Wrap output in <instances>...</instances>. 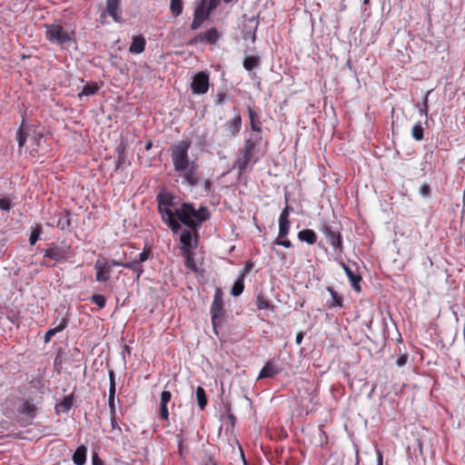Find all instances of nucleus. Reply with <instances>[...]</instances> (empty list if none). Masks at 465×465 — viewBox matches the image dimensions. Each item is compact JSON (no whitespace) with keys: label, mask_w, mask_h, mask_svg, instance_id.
Listing matches in <instances>:
<instances>
[{"label":"nucleus","mask_w":465,"mask_h":465,"mask_svg":"<svg viewBox=\"0 0 465 465\" xmlns=\"http://www.w3.org/2000/svg\"><path fill=\"white\" fill-rule=\"evenodd\" d=\"M158 211L162 215V220L166 223L173 232H178L181 225L178 221L192 229H196L203 222L210 218V213L207 207L201 206L198 210L194 209L192 203H183L180 208L174 212L171 207L173 205V196L165 192H161L156 196Z\"/></svg>","instance_id":"1"},{"label":"nucleus","mask_w":465,"mask_h":465,"mask_svg":"<svg viewBox=\"0 0 465 465\" xmlns=\"http://www.w3.org/2000/svg\"><path fill=\"white\" fill-rule=\"evenodd\" d=\"M191 147V141L182 140L170 147L171 158L173 170L178 173L190 185L195 186L199 183V165L190 161L188 151Z\"/></svg>","instance_id":"2"},{"label":"nucleus","mask_w":465,"mask_h":465,"mask_svg":"<svg viewBox=\"0 0 465 465\" xmlns=\"http://www.w3.org/2000/svg\"><path fill=\"white\" fill-rule=\"evenodd\" d=\"M152 256V251L148 247H144L143 252L138 254V257L132 262H120L114 259L106 260L99 258L94 263L95 280L99 282H106L110 280L111 273L114 266H121L131 270L136 274L139 279L143 273V262H146Z\"/></svg>","instance_id":"3"},{"label":"nucleus","mask_w":465,"mask_h":465,"mask_svg":"<svg viewBox=\"0 0 465 465\" xmlns=\"http://www.w3.org/2000/svg\"><path fill=\"white\" fill-rule=\"evenodd\" d=\"M223 292L220 288H217L214 292L213 301L210 308L212 325L213 331L218 334L217 329L225 320V310L223 307Z\"/></svg>","instance_id":"4"},{"label":"nucleus","mask_w":465,"mask_h":465,"mask_svg":"<svg viewBox=\"0 0 465 465\" xmlns=\"http://www.w3.org/2000/svg\"><path fill=\"white\" fill-rule=\"evenodd\" d=\"M319 230L324 234L328 243L333 248L334 252L339 255H341L344 248L340 231L332 228L327 223H323Z\"/></svg>","instance_id":"5"},{"label":"nucleus","mask_w":465,"mask_h":465,"mask_svg":"<svg viewBox=\"0 0 465 465\" xmlns=\"http://www.w3.org/2000/svg\"><path fill=\"white\" fill-rule=\"evenodd\" d=\"M45 26V37L49 42L63 45L71 40L69 33L61 25L52 24Z\"/></svg>","instance_id":"6"},{"label":"nucleus","mask_w":465,"mask_h":465,"mask_svg":"<svg viewBox=\"0 0 465 465\" xmlns=\"http://www.w3.org/2000/svg\"><path fill=\"white\" fill-rule=\"evenodd\" d=\"M259 157L252 152L241 148L239 155L234 163V167L238 169L239 174H242L258 162Z\"/></svg>","instance_id":"7"},{"label":"nucleus","mask_w":465,"mask_h":465,"mask_svg":"<svg viewBox=\"0 0 465 465\" xmlns=\"http://www.w3.org/2000/svg\"><path fill=\"white\" fill-rule=\"evenodd\" d=\"M70 246H60L51 243L45 250L44 258L54 261L49 266L54 267L57 262H64L69 257Z\"/></svg>","instance_id":"8"},{"label":"nucleus","mask_w":465,"mask_h":465,"mask_svg":"<svg viewBox=\"0 0 465 465\" xmlns=\"http://www.w3.org/2000/svg\"><path fill=\"white\" fill-rule=\"evenodd\" d=\"M209 75L205 72L196 73L191 83V89L194 94H204L209 90Z\"/></svg>","instance_id":"9"},{"label":"nucleus","mask_w":465,"mask_h":465,"mask_svg":"<svg viewBox=\"0 0 465 465\" xmlns=\"http://www.w3.org/2000/svg\"><path fill=\"white\" fill-rule=\"evenodd\" d=\"M242 116L240 114H234V116L228 120L223 124V135L227 138L236 137L242 129Z\"/></svg>","instance_id":"10"},{"label":"nucleus","mask_w":465,"mask_h":465,"mask_svg":"<svg viewBox=\"0 0 465 465\" xmlns=\"http://www.w3.org/2000/svg\"><path fill=\"white\" fill-rule=\"evenodd\" d=\"M247 113L252 131L255 134H261L262 131V122L258 112L253 106L247 105Z\"/></svg>","instance_id":"11"},{"label":"nucleus","mask_w":465,"mask_h":465,"mask_svg":"<svg viewBox=\"0 0 465 465\" xmlns=\"http://www.w3.org/2000/svg\"><path fill=\"white\" fill-rule=\"evenodd\" d=\"M220 37L219 32L216 28L213 27L207 30L204 34H200L191 40L190 44L197 42H207L211 45L216 44Z\"/></svg>","instance_id":"12"},{"label":"nucleus","mask_w":465,"mask_h":465,"mask_svg":"<svg viewBox=\"0 0 465 465\" xmlns=\"http://www.w3.org/2000/svg\"><path fill=\"white\" fill-rule=\"evenodd\" d=\"M341 267L344 270L347 277L349 278L351 282V285L353 288V290L357 292H361V288L360 285V282L361 281V277L355 273L348 265H346L344 262H341Z\"/></svg>","instance_id":"13"},{"label":"nucleus","mask_w":465,"mask_h":465,"mask_svg":"<svg viewBox=\"0 0 465 465\" xmlns=\"http://www.w3.org/2000/svg\"><path fill=\"white\" fill-rule=\"evenodd\" d=\"M262 141V137L259 134H252L251 137L244 141L243 148L257 154L260 151L259 147Z\"/></svg>","instance_id":"14"},{"label":"nucleus","mask_w":465,"mask_h":465,"mask_svg":"<svg viewBox=\"0 0 465 465\" xmlns=\"http://www.w3.org/2000/svg\"><path fill=\"white\" fill-rule=\"evenodd\" d=\"M109 380H110V387H109V398H108V405L110 409V413H116L115 403H114V395L116 390L115 377L114 371H109Z\"/></svg>","instance_id":"15"},{"label":"nucleus","mask_w":465,"mask_h":465,"mask_svg":"<svg viewBox=\"0 0 465 465\" xmlns=\"http://www.w3.org/2000/svg\"><path fill=\"white\" fill-rule=\"evenodd\" d=\"M120 1L106 0V11L115 22H120L121 19Z\"/></svg>","instance_id":"16"},{"label":"nucleus","mask_w":465,"mask_h":465,"mask_svg":"<svg viewBox=\"0 0 465 465\" xmlns=\"http://www.w3.org/2000/svg\"><path fill=\"white\" fill-rule=\"evenodd\" d=\"M116 162H115V171L122 169L124 167L126 162V144L124 142H121L116 149Z\"/></svg>","instance_id":"17"},{"label":"nucleus","mask_w":465,"mask_h":465,"mask_svg":"<svg viewBox=\"0 0 465 465\" xmlns=\"http://www.w3.org/2000/svg\"><path fill=\"white\" fill-rule=\"evenodd\" d=\"M146 41L145 38L139 35L133 37L129 52L132 54H139L145 49Z\"/></svg>","instance_id":"18"},{"label":"nucleus","mask_w":465,"mask_h":465,"mask_svg":"<svg viewBox=\"0 0 465 465\" xmlns=\"http://www.w3.org/2000/svg\"><path fill=\"white\" fill-rule=\"evenodd\" d=\"M327 291L330 292L331 299L327 301L328 308L343 307V298L337 292L334 291L332 287H327Z\"/></svg>","instance_id":"19"},{"label":"nucleus","mask_w":465,"mask_h":465,"mask_svg":"<svg viewBox=\"0 0 465 465\" xmlns=\"http://www.w3.org/2000/svg\"><path fill=\"white\" fill-rule=\"evenodd\" d=\"M279 371H280L272 362L268 361L261 370L258 379L272 378L274 375L278 374Z\"/></svg>","instance_id":"20"},{"label":"nucleus","mask_w":465,"mask_h":465,"mask_svg":"<svg viewBox=\"0 0 465 465\" xmlns=\"http://www.w3.org/2000/svg\"><path fill=\"white\" fill-rule=\"evenodd\" d=\"M297 236L300 241L305 242L310 245H312L317 242V235L315 232L311 229L300 231Z\"/></svg>","instance_id":"21"},{"label":"nucleus","mask_w":465,"mask_h":465,"mask_svg":"<svg viewBox=\"0 0 465 465\" xmlns=\"http://www.w3.org/2000/svg\"><path fill=\"white\" fill-rule=\"evenodd\" d=\"M87 448L84 445H80L73 455V461L75 465H84L86 461Z\"/></svg>","instance_id":"22"},{"label":"nucleus","mask_w":465,"mask_h":465,"mask_svg":"<svg viewBox=\"0 0 465 465\" xmlns=\"http://www.w3.org/2000/svg\"><path fill=\"white\" fill-rule=\"evenodd\" d=\"M180 241L182 243V252H189L192 251V232L189 230H183L180 236Z\"/></svg>","instance_id":"23"},{"label":"nucleus","mask_w":465,"mask_h":465,"mask_svg":"<svg viewBox=\"0 0 465 465\" xmlns=\"http://www.w3.org/2000/svg\"><path fill=\"white\" fill-rule=\"evenodd\" d=\"M68 322L66 319H62L60 323L54 328L49 329L45 334V342H49L51 339L59 331H62L66 328Z\"/></svg>","instance_id":"24"},{"label":"nucleus","mask_w":465,"mask_h":465,"mask_svg":"<svg viewBox=\"0 0 465 465\" xmlns=\"http://www.w3.org/2000/svg\"><path fill=\"white\" fill-rule=\"evenodd\" d=\"M256 306L259 310H271L272 311L274 306L272 302L268 300L263 294L259 293L256 296Z\"/></svg>","instance_id":"25"},{"label":"nucleus","mask_w":465,"mask_h":465,"mask_svg":"<svg viewBox=\"0 0 465 465\" xmlns=\"http://www.w3.org/2000/svg\"><path fill=\"white\" fill-rule=\"evenodd\" d=\"M73 405L72 395L65 396L59 403L56 404L55 410L57 412H67Z\"/></svg>","instance_id":"26"},{"label":"nucleus","mask_w":465,"mask_h":465,"mask_svg":"<svg viewBox=\"0 0 465 465\" xmlns=\"http://www.w3.org/2000/svg\"><path fill=\"white\" fill-rule=\"evenodd\" d=\"M243 290H244V278L242 275H239L231 289V294L234 297H237L242 293Z\"/></svg>","instance_id":"27"},{"label":"nucleus","mask_w":465,"mask_h":465,"mask_svg":"<svg viewBox=\"0 0 465 465\" xmlns=\"http://www.w3.org/2000/svg\"><path fill=\"white\" fill-rule=\"evenodd\" d=\"M183 254L184 255L185 267L190 269L192 272H197L198 268L194 261L193 252L189 251V252H183Z\"/></svg>","instance_id":"28"},{"label":"nucleus","mask_w":465,"mask_h":465,"mask_svg":"<svg viewBox=\"0 0 465 465\" xmlns=\"http://www.w3.org/2000/svg\"><path fill=\"white\" fill-rule=\"evenodd\" d=\"M99 90V86L96 83H89V84H86L83 90L81 91V93L78 94L79 97H82V96H89V95H93V94H95Z\"/></svg>","instance_id":"29"},{"label":"nucleus","mask_w":465,"mask_h":465,"mask_svg":"<svg viewBox=\"0 0 465 465\" xmlns=\"http://www.w3.org/2000/svg\"><path fill=\"white\" fill-rule=\"evenodd\" d=\"M71 225V221L69 217V213H65V214L62 215L59 214L57 222H56V227L59 228L62 231L69 229Z\"/></svg>","instance_id":"30"},{"label":"nucleus","mask_w":465,"mask_h":465,"mask_svg":"<svg viewBox=\"0 0 465 465\" xmlns=\"http://www.w3.org/2000/svg\"><path fill=\"white\" fill-rule=\"evenodd\" d=\"M196 400L200 409L203 411L207 405V398L205 391L203 387L199 386L196 389Z\"/></svg>","instance_id":"31"},{"label":"nucleus","mask_w":465,"mask_h":465,"mask_svg":"<svg viewBox=\"0 0 465 465\" xmlns=\"http://www.w3.org/2000/svg\"><path fill=\"white\" fill-rule=\"evenodd\" d=\"M291 228V223L289 220L279 219V232L278 236L280 238H286L289 234Z\"/></svg>","instance_id":"32"},{"label":"nucleus","mask_w":465,"mask_h":465,"mask_svg":"<svg viewBox=\"0 0 465 465\" xmlns=\"http://www.w3.org/2000/svg\"><path fill=\"white\" fill-rule=\"evenodd\" d=\"M21 412L29 418H34L36 416L37 408L35 406V404L29 401H25L22 406Z\"/></svg>","instance_id":"33"},{"label":"nucleus","mask_w":465,"mask_h":465,"mask_svg":"<svg viewBox=\"0 0 465 465\" xmlns=\"http://www.w3.org/2000/svg\"><path fill=\"white\" fill-rule=\"evenodd\" d=\"M259 64H260V60L256 56H247L243 60V67L247 71L253 70L255 67L259 66Z\"/></svg>","instance_id":"34"},{"label":"nucleus","mask_w":465,"mask_h":465,"mask_svg":"<svg viewBox=\"0 0 465 465\" xmlns=\"http://www.w3.org/2000/svg\"><path fill=\"white\" fill-rule=\"evenodd\" d=\"M210 12H208L204 6H203L201 4L195 8L193 17H195L198 20H202L204 22L209 18Z\"/></svg>","instance_id":"35"},{"label":"nucleus","mask_w":465,"mask_h":465,"mask_svg":"<svg viewBox=\"0 0 465 465\" xmlns=\"http://www.w3.org/2000/svg\"><path fill=\"white\" fill-rule=\"evenodd\" d=\"M28 134L24 129V124H21V126L18 128L16 132V140L18 143V146L20 148H23L26 140H27Z\"/></svg>","instance_id":"36"},{"label":"nucleus","mask_w":465,"mask_h":465,"mask_svg":"<svg viewBox=\"0 0 465 465\" xmlns=\"http://www.w3.org/2000/svg\"><path fill=\"white\" fill-rule=\"evenodd\" d=\"M170 10L173 16H178L183 12L182 0H171Z\"/></svg>","instance_id":"37"},{"label":"nucleus","mask_w":465,"mask_h":465,"mask_svg":"<svg viewBox=\"0 0 465 465\" xmlns=\"http://www.w3.org/2000/svg\"><path fill=\"white\" fill-rule=\"evenodd\" d=\"M423 133H424V130H423V127H422L421 124H420V123L416 124L412 127L411 135H412L414 140L421 141L423 139Z\"/></svg>","instance_id":"38"},{"label":"nucleus","mask_w":465,"mask_h":465,"mask_svg":"<svg viewBox=\"0 0 465 465\" xmlns=\"http://www.w3.org/2000/svg\"><path fill=\"white\" fill-rule=\"evenodd\" d=\"M91 302L98 306L99 309H104L106 304V299L102 294H93L90 298Z\"/></svg>","instance_id":"39"},{"label":"nucleus","mask_w":465,"mask_h":465,"mask_svg":"<svg viewBox=\"0 0 465 465\" xmlns=\"http://www.w3.org/2000/svg\"><path fill=\"white\" fill-rule=\"evenodd\" d=\"M219 3H220V0H202L200 4L203 6H204L208 12L211 13L213 9H215L217 7Z\"/></svg>","instance_id":"40"},{"label":"nucleus","mask_w":465,"mask_h":465,"mask_svg":"<svg viewBox=\"0 0 465 465\" xmlns=\"http://www.w3.org/2000/svg\"><path fill=\"white\" fill-rule=\"evenodd\" d=\"M41 232H42V230L40 227H37L31 232V234L29 237V242L31 245H35V242L39 240V236H40Z\"/></svg>","instance_id":"41"},{"label":"nucleus","mask_w":465,"mask_h":465,"mask_svg":"<svg viewBox=\"0 0 465 465\" xmlns=\"http://www.w3.org/2000/svg\"><path fill=\"white\" fill-rule=\"evenodd\" d=\"M273 245H281L285 248L292 247V242L287 238H280V236H277V238L274 240Z\"/></svg>","instance_id":"42"},{"label":"nucleus","mask_w":465,"mask_h":465,"mask_svg":"<svg viewBox=\"0 0 465 465\" xmlns=\"http://www.w3.org/2000/svg\"><path fill=\"white\" fill-rule=\"evenodd\" d=\"M159 416L161 420L164 421H169V411L167 405L160 404Z\"/></svg>","instance_id":"43"},{"label":"nucleus","mask_w":465,"mask_h":465,"mask_svg":"<svg viewBox=\"0 0 465 465\" xmlns=\"http://www.w3.org/2000/svg\"><path fill=\"white\" fill-rule=\"evenodd\" d=\"M171 398H172V394L170 391H162L161 398H160V404L161 405H168V403L171 401Z\"/></svg>","instance_id":"44"},{"label":"nucleus","mask_w":465,"mask_h":465,"mask_svg":"<svg viewBox=\"0 0 465 465\" xmlns=\"http://www.w3.org/2000/svg\"><path fill=\"white\" fill-rule=\"evenodd\" d=\"M292 212H293V208L292 206H290L289 204H286L284 209L280 213L279 219L289 220V215Z\"/></svg>","instance_id":"45"},{"label":"nucleus","mask_w":465,"mask_h":465,"mask_svg":"<svg viewBox=\"0 0 465 465\" xmlns=\"http://www.w3.org/2000/svg\"><path fill=\"white\" fill-rule=\"evenodd\" d=\"M110 421L112 430H117L119 432H122V428L118 425L116 421V413H110Z\"/></svg>","instance_id":"46"},{"label":"nucleus","mask_w":465,"mask_h":465,"mask_svg":"<svg viewBox=\"0 0 465 465\" xmlns=\"http://www.w3.org/2000/svg\"><path fill=\"white\" fill-rule=\"evenodd\" d=\"M0 209L4 211H9L11 209L10 200L7 198L0 199Z\"/></svg>","instance_id":"47"},{"label":"nucleus","mask_w":465,"mask_h":465,"mask_svg":"<svg viewBox=\"0 0 465 465\" xmlns=\"http://www.w3.org/2000/svg\"><path fill=\"white\" fill-rule=\"evenodd\" d=\"M252 267L253 263L251 261H247L239 275H242L243 278H245L246 274L252 269Z\"/></svg>","instance_id":"48"},{"label":"nucleus","mask_w":465,"mask_h":465,"mask_svg":"<svg viewBox=\"0 0 465 465\" xmlns=\"http://www.w3.org/2000/svg\"><path fill=\"white\" fill-rule=\"evenodd\" d=\"M419 192L422 196H429L430 193V186L427 183H423L420 185Z\"/></svg>","instance_id":"49"},{"label":"nucleus","mask_w":465,"mask_h":465,"mask_svg":"<svg viewBox=\"0 0 465 465\" xmlns=\"http://www.w3.org/2000/svg\"><path fill=\"white\" fill-rule=\"evenodd\" d=\"M408 356L407 354H401L398 357L396 361V364L398 367H402L407 363Z\"/></svg>","instance_id":"50"},{"label":"nucleus","mask_w":465,"mask_h":465,"mask_svg":"<svg viewBox=\"0 0 465 465\" xmlns=\"http://www.w3.org/2000/svg\"><path fill=\"white\" fill-rule=\"evenodd\" d=\"M92 465H104V461L95 452L92 455Z\"/></svg>","instance_id":"51"},{"label":"nucleus","mask_w":465,"mask_h":465,"mask_svg":"<svg viewBox=\"0 0 465 465\" xmlns=\"http://www.w3.org/2000/svg\"><path fill=\"white\" fill-rule=\"evenodd\" d=\"M225 98H226V94L224 93L217 94L216 98H215V104H220V105L223 104Z\"/></svg>","instance_id":"52"},{"label":"nucleus","mask_w":465,"mask_h":465,"mask_svg":"<svg viewBox=\"0 0 465 465\" xmlns=\"http://www.w3.org/2000/svg\"><path fill=\"white\" fill-rule=\"evenodd\" d=\"M203 23V22L202 20H198L195 17H193V22L191 24V29L192 30L198 29L202 25Z\"/></svg>","instance_id":"53"},{"label":"nucleus","mask_w":465,"mask_h":465,"mask_svg":"<svg viewBox=\"0 0 465 465\" xmlns=\"http://www.w3.org/2000/svg\"><path fill=\"white\" fill-rule=\"evenodd\" d=\"M202 465H217L215 461L209 456L203 459Z\"/></svg>","instance_id":"54"},{"label":"nucleus","mask_w":465,"mask_h":465,"mask_svg":"<svg viewBox=\"0 0 465 465\" xmlns=\"http://www.w3.org/2000/svg\"><path fill=\"white\" fill-rule=\"evenodd\" d=\"M212 182L210 180H205L204 181V190L207 192V193H211L212 192Z\"/></svg>","instance_id":"55"},{"label":"nucleus","mask_w":465,"mask_h":465,"mask_svg":"<svg viewBox=\"0 0 465 465\" xmlns=\"http://www.w3.org/2000/svg\"><path fill=\"white\" fill-rule=\"evenodd\" d=\"M303 336H304V333L302 331H299L297 334H296V339H295V341L298 345H300L302 341V339H303Z\"/></svg>","instance_id":"56"},{"label":"nucleus","mask_w":465,"mask_h":465,"mask_svg":"<svg viewBox=\"0 0 465 465\" xmlns=\"http://www.w3.org/2000/svg\"><path fill=\"white\" fill-rule=\"evenodd\" d=\"M271 249H272V251H275L276 255H277V256H278L282 261L285 260V255H284V253H283L282 252H281V251H276V250L274 249V246H273V245L271 247Z\"/></svg>","instance_id":"57"},{"label":"nucleus","mask_w":465,"mask_h":465,"mask_svg":"<svg viewBox=\"0 0 465 465\" xmlns=\"http://www.w3.org/2000/svg\"><path fill=\"white\" fill-rule=\"evenodd\" d=\"M114 465H128L125 461H123L119 459H114Z\"/></svg>","instance_id":"58"},{"label":"nucleus","mask_w":465,"mask_h":465,"mask_svg":"<svg viewBox=\"0 0 465 465\" xmlns=\"http://www.w3.org/2000/svg\"><path fill=\"white\" fill-rule=\"evenodd\" d=\"M152 146H153V143L151 141H149L146 143L144 148H145V150L149 151L152 148Z\"/></svg>","instance_id":"59"},{"label":"nucleus","mask_w":465,"mask_h":465,"mask_svg":"<svg viewBox=\"0 0 465 465\" xmlns=\"http://www.w3.org/2000/svg\"><path fill=\"white\" fill-rule=\"evenodd\" d=\"M378 462H379V465H382V456H381V452H379V455H378Z\"/></svg>","instance_id":"60"},{"label":"nucleus","mask_w":465,"mask_h":465,"mask_svg":"<svg viewBox=\"0 0 465 465\" xmlns=\"http://www.w3.org/2000/svg\"><path fill=\"white\" fill-rule=\"evenodd\" d=\"M369 3H370V0H363L364 5H369Z\"/></svg>","instance_id":"61"},{"label":"nucleus","mask_w":465,"mask_h":465,"mask_svg":"<svg viewBox=\"0 0 465 465\" xmlns=\"http://www.w3.org/2000/svg\"><path fill=\"white\" fill-rule=\"evenodd\" d=\"M224 3H230L232 2V0H223Z\"/></svg>","instance_id":"62"}]
</instances>
